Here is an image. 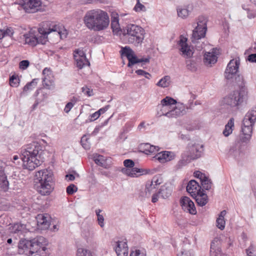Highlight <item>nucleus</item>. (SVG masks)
Instances as JSON below:
<instances>
[{
    "instance_id": "nucleus-1",
    "label": "nucleus",
    "mask_w": 256,
    "mask_h": 256,
    "mask_svg": "<svg viewBox=\"0 0 256 256\" xmlns=\"http://www.w3.org/2000/svg\"><path fill=\"white\" fill-rule=\"evenodd\" d=\"M119 15L113 12V36L118 37L120 39L124 38L128 43L133 44L136 46L141 44L144 40V30L140 26L130 24L122 29L119 24Z\"/></svg>"
},
{
    "instance_id": "nucleus-2",
    "label": "nucleus",
    "mask_w": 256,
    "mask_h": 256,
    "mask_svg": "<svg viewBox=\"0 0 256 256\" xmlns=\"http://www.w3.org/2000/svg\"><path fill=\"white\" fill-rule=\"evenodd\" d=\"M42 152V146L36 142L23 148L20 159L22 161L24 168L31 171L40 166L43 162Z\"/></svg>"
},
{
    "instance_id": "nucleus-3",
    "label": "nucleus",
    "mask_w": 256,
    "mask_h": 256,
    "mask_svg": "<svg viewBox=\"0 0 256 256\" xmlns=\"http://www.w3.org/2000/svg\"><path fill=\"white\" fill-rule=\"evenodd\" d=\"M83 20L88 30L94 32L106 29L110 24V18L107 12L100 9L88 11Z\"/></svg>"
},
{
    "instance_id": "nucleus-4",
    "label": "nucleus",
    "mask_w": 256,
    "mask_h": 256,
    "mask_svg": "<svg viewBox=\"0 0 256 256\" xmlns=\"http://www.w3.org/2000/svg\"><path fill=\"white\" fill-rule=\"evenodd\" d=\"M161 115L170 118H176L185 114L188 109L184 104L177 102L176 100L170 96H166L160 102Z\"/></svg>"
},
{
    "instance_id": "nucleus-5",
    "label": "nucleus",
    "mask_w": 256,
    "mask_h": 256,
    "mask_svg": "<svg viewBox=\"0 0 256 256\" xmlns=\"http://www.w3.org/2000/svg\"><path fill=\"white\" fill-rule=\"evenodd\" d=\"M52 172L48 170H42L36 173L35 178L38 183V192L43 196L49 195L52 191L51 183L52 181Z\"/></svg>"
},
{
    "instance_id": "nucleus-6",
    "label": "nucleus",
    "mask_w": 256,
    "mask_h": 256,
    "mask_svg": "<svg viewBox=\"0 0 256 256\" xmlns=\"http://www.w3.org/2000/svg\"><path fill=\"white\" fill-rule=\"evenodd\" d=\"M246 100V95L244 91L234 90L226 96L222 100V105L230 108L232 112L238 111Z\"/></svg>"
},
{
    "instance_id": "nucleus-7",
    "label": "nucleus",
    "mask_w": 256,
    "mask_h": 256,
    "mask_svg": "<svg viewBox=\"0 0 256 256\" xmlns=\"http://www.w3.org/2000/svg\"><path fill=\"white\" fill-rule=\"evenodd\" d=\"M256 120V107L249 110L246 114L242 126V135L240 140L242 142L250 141L252 132V126Z\"/></svg>"
},
{
    "instance_id": "nucleus-8",
    "label": "nucleus",
    "mask_w": 256,
    "mask_h": 256,
    "mask_svg": "<svg viewBox=\"0 0 256 256\" xmlns=\"http://www.w3.org/2000/svg\"><path fill=\"white\" fill-rule=\"evenodd\" d=\"M32 254H38L40 256H48L50 250L46 248L48 241L42 236H38L30 239Z\"/></svg>"
},
{
    "instance_id": "nucleus-9",
    "label": "nucleus",
    "mask_w": 256,
    "mask_h": 256,
    "mask_svg": "<svg viewBox=\"0 0 256 256\" xmlns=\"http://www.w3.org/2000/svg\"><path fill=\"white\" fill-rule=\"evenodd\" d=\"M120 53L122 56H126L128 60V67H132L134 64L140 62L148 63L150 62L148 58H138L134 51L129 46L122 47Z\"/></svg>"
},
{
    "instance_id": "nucleus-10",
    "label": "nucleus",
    "mask_w": 256,
    "mask_h": 256,
    "mask_svg": "<svg viewBox=\"0 0 256 256\" xmlns=\"http://www.w3.org/2000/svg\"><path fill=\"white\" fill-rule=\"evenodd\" d=\"M193 160L202 157L204 152V146L203 144L192 142H189L184 151Z\"/></svg>"
},
{
    "instance_id": "nucleus-11",
    "label": "nucleus",
    "mask_w": 256,
    "mask_h": 256,
    "mask_svg": "<svg viewBox=\"0 0 256 256\" xmlns=\"http://www.w3.org/2000/svg\"><path fill=\"white\" fill-rule=\"evenodd\" d=\"M20 4L28 13H34L40 10L42 2L40 0H20Z\"/></svg>"
},
{
    "instance_id": "nucleus-12",
    "label": "nucleus",
    "mask_w": 256,
    "mask_h": 256,
    "mask_svg": "<svg viewBox=\"0 0 256 256\" xmlns=\"http://www.w3.org/2000/svg\"><path fill=\"white\" fill-rule=\"evenodd\" d=\"M124 164L126 168H123L122 171L130 177H136L138 173L142 172V170L136 168H134V162L130 159H126L124 160Z\"/></svg>"
},
{
    "instance_id": "nucleus-13",
    "label": "nucleus",
    "mask_w": 256,
    "mask_h": 256,
    "mask_svg": "<svg viewBox=\"0 0 256 256\" xmlns=\"http://www.w3.org/2000/svg\"><path fill=\"white\" fill-rule=\"evenodd\" d=\"M240 64V62L238 58L230 60L224 72L225 78L227 80L232 78L236 75L238 71Z\"/></svg>"
},
{
    "instance_id": "nucleus-14",
    "label": "nucleus",
    "mask_w": 256,
    "mask_h": 256,
    "mask_svg": "<svg viewBox=\"0 0 256 256\" xmlns=\"http://www.w3.org/2000/svg\"><path fill=\"white\" fill-rule=\"evenodd\" d=\"M180 204L182 209L191 214H196V210L194 202L188 196H182L180 199Z\"/></svg>"
},
{
    "instance_id": "nucleus-15",
    "label": "nucleus",
    "mask_w": 256,
    "mask_h": 256,
    "mask_svg": "<svg viewBox=\"0 0 256 256\" xmlns=\"http://www.w3.org/2000/svg\"><path fill=\"white\" fill-rule=\"evenodd\" d=\"M186 42L187 38L180 36L178 44L180 47V50L182 52V56L185 58H190L192 56L193 52Z\"/></svg>"
},
{
    "instance_id": "nucleus-16",
    "label": "nucleus",
    "mask_w": 256,
    "mask_h": 256,
    "mask_svg": "<svg viewBox=\"0 0 256 256\" xmlns=\"http://www.w3.org/2000/svg\"><path fill=\"white\" fill-rule=\"evenodd\" d=\"M175 157L176 154L172 152L162 151L157 153L154 158L158 160L160 162L164 164L173 160Z\"/></svg>"
},
{
    "instance_id": "nucleus-17",
    "label": "nucleus",
    "mask_w": 256,
    "mask_h": 256,
    "mask_svg": "<svg viewBox=\"0 0 256 256\" xmlns=\"http://www.w3.org/2000/svg\"><path fill=\"white\" fill-rule=\"evenodd\" d=\"M20 251L28 256H32L30 240L23 239L20 240L18 245Z\"/></svg>"
},
{
    "instance_id": "nucleus-18",
    "label": "nucleus",
    "mask_w": 256,
    "mask_h": 256,
    "mask_svg": "<svg viewBox=\"0 0 256 256\" xmlns=\"http://www.w3.org/2000/svg\"><path fill=\"white\" fill-rule=\"evenodd\" d=\"M38 225L42 229L49 228L50 223V217L48 214H40L36 216Z\"/></svg>"
},
{
    "instance_id": "nucleus-19",
    "label": "nucleus",
    "mask_w": 256,
    "mask_h": 256,
    "mask_svg": "<svg viewBox=\"0 0 256 256\" xmlns=\"http://www.w3.org/2000/svg\"><path fill=\"white\" fill-rule=\"evenodd\" d=\"M116 243L115 251L117 256H128V248L126 240H118Z\"/></svg>"
},
{
    "instance_id": "nucleus-20",
    "label": "nucleus",
    "mask_w": 256,
    "mask_h": 256,
    "mask_svg": "<svg viewBox=\"0 0 256 256\" xmlns=\"http://www.w3.org/2000/svg\"><path fill=\"white\" fill-rule=\"evenodd\" d=\"M194 8V5L192 4H188L184 6H179L176 8L178 16L182 18H186Z\"/></svg>"
},
{
    "instance_id": "nucleus-21",
    "label": "nucleus",
    "mask_w": 256,
    "mask_h": 256,
    "mask_svg": "<svg viewBox=\"0 0 256 256\" xmlns=\"http://www.w3.org/2000/svg\"><path fill=\"white\" fill-rule=\"evenodd\" d=\"M140 150L146 154H154L160 150L158 146L151 145L149 143H144L140 144Z\"/></svg>"
},
{
    "instance_id": "nucleus-22",
    "label": "nucleus",
    "mask_w": 256,
    "mask_h": 256,
    "mask_svg": "<svg viewBox=\"0 0 256 256\" xmlns=\"http://www.w3.org/2000/svg\"><path fill=\"white\" fill-rule=\"evenodd\" d=\"M206 30L196 27L193 30L191 38L192 44H196L198 42V40L205 37Z\"/></svg>"
},
{
    "instance_id": "nucleus-23",
    "label": "nucleus",
    "mask_w": 256,
    "mask_h": 256,
    "mask_svg": "<svg viewBox=\"0 0 256 256\" xmlns=\"http://www.w3.org/2000/svg\"><path fill=\"white\" fill-rule=\"evenodd\" d=\"M218 54L214 48L212 52H206L204 54V62L206 65H210L215 64L217 62Z\"/></svg>"
},
{
    "instance_id": "nucleus-24",
    "label": "nucleus",
    "mask_w": 256,
    "mask_h": 256,
    "mask_svg": "<svg viewBox=\"0 0 256 256\" xmlns=\"http://www.w3.org/2000/svg\"><path fill=\"white\" fill-rule=\"evenodd\" d=\"M201 186L195 180H190L186 186V191L190 193L192 196L198 194L200 190Z\"/></svg>"
},
{
    "instance_id": "nucleus-25",
    "label": "nucleus",
    "mask_w": 256,
    "mask_h": 256,
    "mask_svg": "<svg viewBox=\"0 0 256 256\" xmlns=\"http://www.w3.org/2000/svg\"><path fill=\"white\" fill-rule=\"evenodd\" d=\"M156 188L153 184L148 181L146 184L144 190L140 192V196L142 198H148L152 194L156 193Z\"/></svg>"
},
{
    "instance_id": "nucleus-26",
    "label": "nucleus",
    "mask_w": 256,
    "mask_h": 256,
    "mask_svg": "<svg viewBox=\"0 0 256 256\" xmlns=\"http://www.w3.org/2000/svg\"><path fill=\"white\" fill-rule=\"evenodd\" d=\"M192 197L195 199L198 205L200 206H205L208 202V196L203 190Z\"/></svg>"
},
{
    "instance_id": "nucleus-27",
    "label": "nucleus",
    "mask_w": 256,
    "mask_h": 256,
    "mask_svg": "<svg viewBox=\"0 0 256 256\" xmlns=\"http://www.w3.org/2000/svg\"><path fill=\"white\" fill-rule=\"evenodd\" d=\"M180 157V159L175 166V168L177 170L182 168L193 160L184 152L181 154Z\"/></svg>"
},
{
    "instance_id": "nucleus-28",
    "label": "nucleus",
    "mask_w": 256,
    "mask_h": 256,
    "mask_svg": "<svg viewBox=\"0 0 256 256\" xmlns=\"http://www.w3.org/2000/svg\"><path fill=\"white\" fill-rule=\"evenodd\" d=\"M234 156L235 158L238 161L245 158L248 156L246 146H241L238 150H236L234 152Z\"/></svg>"
},
{
    "instance_id": "nucleus-29",
    "label": "nucleus",
    "mask_w": 256,
    "mask_h": 256,
    "mask_svg": "<svg viewBox=\"0 0 256 256\" xmlns=\"http://www.w3.org/2000/svg\"><path fill=\"white\" fill-rule=\"evenodd\" d=\"M38 32L40 36H36L38 44H45L48 42V32H46L45 28L42 26L38 28Z\"/></svg>"
},
{
    "instance_id": "nucleus-30",
    "label": "nucleus",
    "mask_w": 256,
    "mask_h": 256,
    "mask_svg": "<svg viewBox=\"0 0 256 256\" xmlns=\"http://www.w3.org/2000/svg\"><path fill=\"white\" fill-rule=\"evenodd\" d=\"M9 188V182L4 172L0 173V192H6Z\"/></svg>"
},
{
    "instance_id": "nucleus-31",
    "label": "nucleus",
    "mask_w": 256,
    "mask_h": 256,
    "mask_svg": "<svg viewBox=\"0 0 256 256\" xmlns=\"http://www.w3.org/2000/svg\"><path fill=\"white\" fill-rule=\"evenodd\" d=\"M172 188L170 186H162L158 191V194L163 198H168L172 194Z\"/></svg>"
},
{
    "instance_id": "nucleus-32",
    "label": "nucleus",
    "mask_w": 256,
    "mask_h": 256,
    "mask_svg": "<svg viewBox=\"0 0 256 256\" xmlns=\"http://www.w3.org/2000/svg\"><path fill=\"white\" fill-rule=\"evenodd\" d=\"M26 43L32 46H36L38 44V40L36 36L32 33L26 34L24 35Z\"/></svg>"
},
{
    "instance_id": "nucleus-33",
    "label": "nucleus",
    "mask_w": 256,
    "mask_h": 256,
    "mask_svg": "<svg viewBox=\"0 0 256 256\" xmlns=\"http://www.w3.org/2000/svg\"><path fill=\"white\" fill-rule=\"evenodd\" d=\"M234 119L233 118H230L228 123L225 126L224 129L223 131V134L225 136H228L231 134L234 128Z\"/></svg>"
},
{
    "instance_id": "nucleus-34",
    "label": "nucleus",
    "mask_w": 256,
    "mask_h": 256,
    "mask_svg": "<svg viewBox=\"0 0 256 256\" xmlns=\"http://www.w3.org/2000/svg\"><path fill=\"white\" fill-rule=\"evenodd\" d=\"M93 160L96 164L106 168H108L107 167V164L108 161L110 160L105 159L104 156L102 155H96L94 156Z\"/></svg>"
},
{
    "instance_id": "nucleus-35",
    "label": "nucleus",
    "mask_w": 256,
    "mask_h": 256,
    "mask_svg": "<svg viewBox=\"0 0 256 256\" xmlns=\"http://www.w3.org/2000/svg\"><path fill=\"white\" fill-rule=\"evenodd\" d=\"M74 59L76 62V66L79 69H82L86 66H89L90 65V62L86 57L80 58L78 57V58H74Z\"/></svg>"
},
{
    "instance_id": "nucleus-36",
    "label": "nucleus",
    "mask_w": 256,
    "mask_h": 256,
    "mask_svg": "<svg viewBox=\"0 0 256 256\" xmlns=\"http://www.w3.org/2000/svg\"><path fill=\"white\" fill-rule=\"evenodd\" d=\"M207 18L203 16H200L198 18L196 27L207 30Z\"/></svg>"
},
{
    "instance_id": "nucleus-37",
    "label": "nucleus",
    "mask_w": 256,
    "mask_h": 256,
    "mask_svg": "<svg viewBox=\"0 0 256 256\" xmlns=\"http://www.w3.org/2000/svg\"><path fill=\"white\" fill-rule=\"evenodd\" d=\"M170 77L169 76H164L160 79L156 84V85L162 88L168 87L170 84Z\"/></svg>"
},
{
    "instance_id": "nucleus-38",
    "label": "nucleus",
    "mask_w": 256,
    "mask_h": 256,
    "mask_svg": "<svg viewBox=\"0 0 256 256\" xmlns=\"http://www.w3.org/2000/svg\"><path fill=\"white\" fill-rule=\"evenodd\" d=\"M25 228L26 225L20 223H16L12 226V232L15 234H22Z\"/></svg>"
},
{
    "instance_id": "nucleus-39",
    "label": "nucleus",
    "mask_w": 256,
    "mask_h": 256,
    "mask_svg": "<svg viewBox=\"0 0 256 256\" xmlns=\"http://www.w3.org/2000/svg\"><path fill=\"white\" fill-rule=\"evenodd\" d=\"M38 79H33L30 82H28L24 88V91L26 92L34 88L37 85Z\"/></svg>"
},
{
    "instance_id": "nucleus-40",
    "label": "nucleus",
    "mask_w": 256,
    "mask_h": 256,
    "mask_svg": "<svg viewBox=\"0 0 256 256\" xmlns=\"http://www.w3.org/2000/svg\"><path fill=\"white\" fill-rule=\"evenodd\" d=\"M200 182L203 188L206 190L210 189L212 184L211 180L206 176V178L200 181Z\"/></svg>"
},
{
    "instance_id": "nucleus-41",
    "label": "nucleus",
    "mask_w": 256,
    "mask_h": 256,
    "mask_svg": "<svg viewBox=\"0 0 256 256\" xmlns=\"http://www.w3.org/2000/svg\"><path fill=\"white\" fill-rule=\"evenodd\" d=\"M88 139L86 135L83 136L81 138L80 142L82 146L85 150H89L90 148V144L88 142Z\"/></svg>"
},
{
    "instance_id": "nucleus-42",
    "label": "nucleus",
    "mask_w": 256,
    "mask_h": 256,
    "mask_svg": "<svg viewBox=\"0 0 256 256\" xmlns=\"http://www.w3.org/2000/svg\"><path fill=\"white\" fill-rule=\"evenodd\" d=\"M130 256H146V253L144 250L134 248L131 250Z\"/></svg>"
},
{
    "instance_id": "nucleus-43",
    "label": "nucleus",
    "mask_w": 256,
    "mask_h": 256,
    "mask_svg": "<svg viewBox=\"0 0 256 256\" xmlns=\"http://www.w3.org/2000/svg\"><path fill=\"white\" fill-rule=\"evenodd\" d=\"M134 10L136 12H146V6L140 2V0H136V4L135 5Z\"/></svg>"
},
{
    "instance_id": "nucleus-44",
    "label": "nucleus",
    "mask_w": 256,
    "mask_h": 256,
    "mask_svg": "<svg viewBox=\"0 0 256 256\" xmlns=\"http://www.w3.org/2000/svg\"><path fill=\"white\" fill-rule=\"evenodd\" d=\"M42 84L48 89L52 90L54 88V82L48 80L46 76L42 78Z\"/></svg>"
},
{
    "instance_id": "nucleus-45",
    "label": "nucleus",
    "mask_w": 256,
    "mask_h": 256,
    "mask_svg": "<svg viewBox=\"0 0 256 256\" xmlns=\"http://www.w3.org/2000/svg\"><path fill=\"white\" fill-rule=\"evenodd\" d=\"M77 256H93L90 251L84 249L82 248H79L77 250Z\"/></svg>"
},
{
    "instance_id": "nucleus-46",
    "label": "nucleus",
    "mask_w": 256,
    "mask_h": 256,
    "mask_svg": "<svg viewBox=\"0 0 256 256\" xmlns=\"http://www.w3.org/2000/svg\"><path fill=\"white\" fill-rule=\"evenodd\" d=\"M102 210L100 209L96 210V213L98 218V224L101 228H103L104 226V218L102 214H100Z\"/></svg>"
},
{
    "instance_id": "nucleus-47",
    "label": "nucleus",
    "mask_w": 256,
    "mask_h": 256,
    "mask_svg": "<svg viewBox=\"0 0 256 256\" xmlns=\"http://www.w3.org/2000/svg\"><path fill=\"white\" fill-rule=\"evenodd\" d=\"M247 256H256V250L255 246L251 244L250 246L246 250Z\"/></svg>"
},
{
    "instance_id": "nucleus-48",
    "label": "nucleus",
    "mask_w": 256,
    "mask_h": 256,
    "mask_svg": "<svg viewBox=\"0 0 256 256\" xmlns=\"http://www.w3.org/2000/svg\"><path fill=\"white\" fill-rule=\"evenodd\" d=\"M242 8L247 11L248 18L251 19L256 17V9L252 10L251 8H244L242 7Z\"/></svg>"
},
{
    "instance_id": "nucleus-49",
    "label": "nucleus",
    "mask_w": 256,
    "mask_h": 256,
    "mask_svg": "<svg viewBox=\"0 0 256 256\" xmlns=\"http://www.w3.org/2000/svg\"><path fill=\"white\" fill-rule=\"evenodd\" d=\"M186 64L188 70L193 72L196 71L197 68L194 61L190 60H186Z\"/></svg>"
},
{
    "instance_id": "nucleus-50",
    "label": "nucleus",
    "mask_w": 256,
    "mask_h": 256,
    "mask_svg": "<svg viewBox=\"0 0 256 256\" xmlns=\"http://www.w3.org/2000/svg\"><path fill=\"white\" fill-rule=\"evenodd\" d=\"M14 33L13 28L11 27L7 28L6 30H2V35L5 36L12 37Z\"/></svg>"
},
{
    "instance_id": "nucleus-51",
    "label": "nucleus",
    "mask_w": 256,
    "mask_h": 256,
    "mask_svg": "<svg viewBox=\"0 0 256 256\" xmlns=\"http://www.w3.org/2000/svg\"><path fill=\"white\" fill-rule=\"evenodd\" d=\"M216 226L221 230H223L225 228L226 222L224 218H218L216 220Z\"/></svg>"
},
{
    "instance_id": "nucleus-52",
    "label": "nucleus",
    "mask_w": 256,
    "mask_h": 256,
    "mask_svg": "<svg viewBox=\"0 0 256 256\" xmlns=\"http://www.w3.org/2000/svg\"><path fill=\"white\" fill-rule=\"evenodd\" d=\"M19 84V79L15 76H12L10 78V84L12 86L16 87Z\"/></svg>"
},
{
    "instance_id": "nucleus-53",
    "label": "nucleus",
    "mask_w": 256,
    "mask_h": 256,
    "mask_svg": "<svg viewBox=\"0 0 256 256\" xmlns=\"http://www.w3.org/2000/svg\"><path fill=\"white\" fill-rule=\"evenodd\" d=\"M136 73L138 75L141 76H144L146 78L150 80L152 78V75L149 74L148 72H145L144 70H138L136 71Z\"/></svg>"
},
{
    "instance_id": "nucleus-54",
    "label": "nucleus",
    "mask_w": 256,
    "mask_h": 256,
    "mask_svg": "<svg viewBox=\"0 0 256 256\" xmlns=\"http://www.w3.org/2000/svg\"><path fill=\"white\" fill-rule=\"evenodd\" d=\"M74 58L86 57V54L82 50L76 49L74 52Z\"/></svg>"
},
{
    "instance_id": "nucleus-55",
    "label": "nucleus",
    "mask_w": 256,
    "mask_h": 256,
    "mask_svg": "<svg viewBox=\"0 0 256 256\" xmlns=\"http://www.w3.org/2000/svg\"><path fill=\"white\" fill-rule=\"evenodd\" d=\"M78 188L74 184H70L66 188V192L68 194H72L74 192H76Z\"/></svg>"
},
{
    "instance_id": "nucleus-56",
    "label": "nucleus",
    "mask_w": 256,
    "mask_h": 256,
    "mask_svg": "<svg viewBox=\"0 0 256 256\" xmlns=\"http://www.w3.org/2000/svg\"><path fill=\"white\" fill-rule=\"evenodd\" d=\"M192 250H187L186 248H183L180 253L178 254V256H192Z\"/></svg>"
},
{
    "instance_id": "nucleus-57",
    "label": "nucleus",
    "mask_w": 256,
    "mask_h": 256,
    "mask_svg": "<svg viewBox=\"0 0 256 256\" xmlns=\"http://www.w3.org/2000/svg\"><path fill=\"white\" fill-rule=\"evenodd\" d=\"M151 184L156 188V186L162 183L161 179L159 178L158 176H154L151 180H148Z\"/></svg>"
},
{
    "instance_id": "nucleus-58",
    "label": "nucleus",
    "mask_w": 256,
    "mask_h": 256,
    "mask_svg": "<svg viewBox=\"0 0 256 256\" xmlns=\"http://www.w3.org/2000/svg\"><path fill=\"white\" fill-rule=\"evenodd\" d=\"M42 98H38L36 100V102H35L34 104V105L32 106V108H33V109H34H34H35V108L37 107L38 105L40 103V102H41L42 101H43L44 99H46V98H47V96H47V94H46H46H44H44H42Z\"/></svg>"
},
{
    "instance_id": "nucleus-59",
    "label": "nucleus",
    "mask_w": 256,
    "mask_h": 256,
    "mask_svg": "<svg viewBox=\"0 0 256 256\" xmlns=\"http://www.w3.org/2000/svg\"><path fill=\"white\" fill-rule=\"evenodd\" d=\"M30 64V62L28 60H23L20 62L19 64L20 68L22 70L26 69Z\"/></svg>"
},
{
    "instance_id": "nucleus-60",
    "label": "nucleus",
    "mask_w": 256,
    "mask_h": 256,
    "mask_svg": "<svg viewBox=\"0 0 256 256\" xmlns=\"http://www.w3.org/2000/svg\"><path fill=\"white\" fill-rule=\"evenodd\" d=\"M82 92L88 96H90L94 94L92 90L87 88L86 86L82 88Z\"/></svg>"
},
{
    "instance_id": "nucleus-61",
    "label": "nucleus",
    "mask_w": 256,
    "mask_h": 256,
    "mask_svg": "<svg viewBox=\"0 0 256 256\" xmlns=\"http://www.w3.org/2000/svg\"><path fill=\"white\" fill-rule=\"evenodd\" d=\"M58 34L61 39L66 38L68 35V32L66 30L58 29Z\"/></svg>"
},
{
    "instance_id": "nucleus-62",
    "label": "nucleus",
    "mask_w": 256,
    "mask_h": 256,
    "mask_svg": "<svg viewBox=\"0 0 256 256\" xmlns=\"http://www.w3.org/2000/svg\"><path fill=\"white\" fill-rule=\"evenodd\" d=\"M100 116V114H98V112H95L94 114H90L89 116L88 120H86V122H92L96 119H98Z\"/></svg>"
},
{
    "instance_id": "nucleus-63",
    "label": "nucleus",
    "mask_w": 256,
    "mask_h": 256,
    "mask_svg": "<svg viewBox=\"0 0 256 256\" xmlns=\"http://www.w3.org/2000/svg\"><path fill=\"white\" fill-rule=\"evenodd\" d=\"M195 177L198 178L200 181H202L204 178H206V176L200 171H196L194 172Z\"/></svg>"
},
{
    "instance_id": "nucleus-64",
    "label": "nucleus",
    "mask_w": 256,
    "mask_h": 256,
    "mask_svg": "<svg viewBox=\"0 0 256 256\" xmlns=\"http://www.w3.org/2000/svg\"><path fill=\"white\" fill-rule=\"evenodd\" d=\"M248 60L252 62H256V54H250L248 56Z\"/></svg>"
}]
</instances>
